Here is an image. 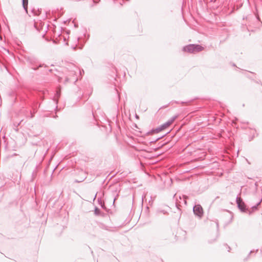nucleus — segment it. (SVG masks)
Wrapping results in <instances>:
<instances>
[{
    "instance_id": "1a4fd4ad",
    "label": "nucleus",
    "mask_w": 262,
    "mask_h": 262,
    "mask_svg": "<svg viewBox=\"0 0 262 262\" xmlns=\"http://www.w3.org/2000/svg\"><path fill=\"white\" fill-rule=\"evenodd\" d=\"M186 196H183V201L185 204H186Z\"/></svg>"
},
{
    "instance_id": "f257e3e1",
    "label": "nucleus",
    "mask_w": 262,
    "mask_h": 262,
    "mask_svg": "<svg viewBox=\"0 0 262 262\" xmlns=\"http://www.w3.org/2000/svg\"><path fill=\"white\" fill-rule=\"evenodd\" d=\"M204 48L199 45L190 44L183 48V51L189 53H196L202 51Z\"/></svg>"
},
{
    "instance_id": "6e6552de",
    "label": "nucleus",
    "mask_w": 262,
    "mask_h": 262,
    "mask_svg": "<svg viewBox=\"0 0 262 262\" xmlns=\"http://www.w3.org/2000/svg\"><path fill=\"white\" fill-rule=\"evenodd\" d=\"M260 203H261V201H259V202L257 204V205H256L253 206V207H252V209H253V210H256V209H257V206L258 205H259L260 204Z\"/></svg>"
},
{
    "instance_id": "0eeeda50",
    "label": "nucleus",
    "mask_w": 262,
    "mask_h": 262,
    "mask_svg": "<svg viewBox=\"0 0 262 262\" xmlns=\"http://www.w3.org/2000/svg\"><path fill=\"white\" fill-rule=\"evenodd\" d=\"M60 90L57 91L56 92V96H55L56 98H55L56 101H57L56 98H58L60 96Z\"/></svg>"
},
{
    "instance_id": "39448f33",
    "label": "nucleus",
    "mask_w": 262,
    "mask_h": 262,
    "mask_svg": "<svg viewBox=\"0 0 262 262\" xmlns=\"http://www.w3.org/2000/svg\"><path fill=\"white\" fill-rule=\"evenodd\" d=\"M236 203L241 211L245 212L246 210V206L241 198H236Z\"/></svg>"
},
{
    "instance_id": "423d86ee",
    "label": "nucleus",
    "mask_w": 262,
    "mask_h": 262,
    "mask_svg": "<svg viewBox=\"0 0 262 262\" xmlns=\"http://www.w3.org/2000/svg\"><path fill=\"white\" fill-rule=\"evenodd\" d=\"M28 3V0H23V6L27 13L28 12V11H27Z\"/></svg>"
},
{
    "instance_id": "9b49d317",
    "label": "nucleus",
    "mask_w": 262,
    "mask_h": 262,
    "mask_svg": "<svg viewBox=\"0 0 262 262\" xmlns=\"http://www.w3.org/2000/svg\"><path fill=\"white\" fill-rule=\"evenodd\" d=\"M34 116V115L32 114H31V118H33Z\"/></svg>"
},
{
    "instance_id": "f8f14e48",
    "label": "nucleus",
    "mask_w": 262,
    "mask_h": 262,
    "mask_svg": "<svg viewBox=\"0 0 262 262\" xmlns=\"http://www.w3.org/2000/svg\"><path fill=\"white\" fill-rule=\"evenodd\" d=\"M94 3H97V2L95 0H93Z\"/></svg>"
},
{
    "instance_id": "7ed1b4c3",
    "label": "nucleus",
    "mask_w": 262,
    "mask_h": 262,
    "mask_svg": "<svg viewBox=\"0 0 262 262\" xmlns=\"http://www.w3.org/2000/svg\"><path fill=\"white\" fill-rule=\"evenodd\" d=\"M178 115H175L174 116H173L170 120H169L168 121L164 123L160 127L156 128V132L158 133L167 128L168 126H169L173 123V122L178 118Z\"/></svg>"
},
{
    "instance_id": "ddd939ff",
    "label": "nucleus",
    "mask_w": 262,
    "mask_h": 262,
    "mask_svg": "<svg viewBox=\"0 0 262 262\" xmlns=\"http://www.w3.org/2000/svg\"><path fill=\"white\" fill-rule=\"evenodd\" d=\"M231 145H232V144H231V143H230V148L231 147Z\"/></svg>"
},
{
    "instance_id": "f03ea898",
    "label": "nucleus",
    "mask_w": 262,
    "mask_h": 262,
    "mask_svg": "<svg viewBox=\"0 0 262 262\" xmlns=\"http://www.w3.org/2000/svg\"><path fill=\"white\" fill-rule=\"evenodd\" d=\"M78 71H79L81 73L80 71L77 68L72 66L71 70L69 72V73L65 77V81L66 82L69 81H73L74 82H76L77 79L75 77V75Z\"/></svg>"
},
{
    "instance_id": "9d476101",
    "label": "nucleus",
    "mask_w": 262,
    "mask_h": 262,
    "mask_svg": "<svg viewBox=\"0 0 262 262\" xmlns=\"http://www.w3.org/2000/svg\"><path fill=\"white\" fill-rule=\"evenodd\" d=\"M146 195H142V201H143V200L145 199V200H146Z\"/></svg>"
},
{
    "instance_id": "20e7f679",
    "label": "nucleus",
    "mask_w": 262,
    "mask_h": 262,
    "mask_svg": "<svg viewBox=\"0 0 262 262\" xmlns=\"http://www.w3.org/2000/svg\"><path fill=\"white\" fill-rule=\"evenodd\" d=\"M194 213L198 216L199 217H201L203 214V211L202 206L200 205H196L193 207V208Z\"/></svg>"
}]
</instances>
